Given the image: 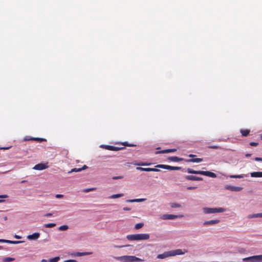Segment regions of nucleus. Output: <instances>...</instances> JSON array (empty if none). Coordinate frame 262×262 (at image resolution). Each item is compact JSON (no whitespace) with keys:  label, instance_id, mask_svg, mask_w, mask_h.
I'll return each instance as SVG.
<instances>
[{"label":"nucleus","instance_id":"40","mask_svg":"<svg viewBox=\"0 0 262 262\" xmlns=\"http://www.w3.org/2000/svg\"><path fill=\"white\" fill-rule=\"evenodd\" d=\"M125 146H129V147H133V146H135L136 145H134V144H128L127 142H124L123 144Z\"/></svg>","mask_w":262,"mask_h":262},{"label":"nucleus","instance_id":"42","mask_svg":"<svg viewBox=\"0 0 262 262\" xmlns=\"http://www.w3.org/2000/svg\"><path fill=\"white\" fill-rule=\"evenodd\" d=\"M123 178V176H115L113 177V180L121 179Z\"/></svg>","mask_w":262,"mask_h":262},{"label":"nucleus","instance_id":"13","mask_svg":"<svg viewBox=\"0 0 262 262\" xmlns=\"http://www.w3.org/2000/svg\"><path fill=\"white\" fill-rule=\"evenodd\" d=\"M40 234L39 233H34L32 234L29 235L27 238L29 240H35L39 238Z\"/></svg>","mask_w":262,"mask_h":262},{"label":"nucleus","instance_id":"14","mask_svg":"<svg viewBox=\"0 0 262 262\" xmlns=\"http://www.w3.org/2000/svg\"><path fill=\"white\" fill-rule=\"evenodd\" d=\"M219 222H220V220H211V221L204 222L203 223V225H211L217 224Z\"/></svg>","mask_w":262,"mask_h":262},{"label":"nucleus","instance_id":"10","mask_svg":"<svg viewBox=\"0 0 262 262\" xmlns=\"http://www.w3.org/2000/svg\"><path fill=\"white\" fill-rule=\"evenodd\" d=\"M101 147H104L106 149L112 151H118L123 148V147H119L111 145H102Z\"/></svg>","mask_w":262,"mask_h":262},{"label":"nucleus","instance_id":"38","mask_svg":"<svg viewBox=\"0 0 262 262\" xmlns=\"http://www.w3.org/2000/svg\"><path fill=\"white\" fill-rule=\"evenodd\" d=\"M23 242H24L23 241H12V244H20V243H21Z\"/></svg>","mask_w":262,"mask_h":262},{"label":"nucleus","instance_id":"29","mask_svg":"<svg viewBox=\"0 0 262 262\" xmlns=\"http://www.w3.org/2000/svg\"><path fill=\"white\" fill-rule=\"evenodd\" d=\"M14 259H15L14 258L8 257L4 258L3 259V261L4 262H10V261L14 260Z\"/></svg>","mask_w":262,"mask_h":262},{"label":"nucleus","instance_id":"45","mask_svg":"<svg viewBox=\"0 0 262 262\" xmlns=\"http://www.w3.org/2000/svg\"><path fill=\"white\" fill-rule=\"evenodd\" d=\"M55 197H56V198H58V199H59V198H63V195L62 194H56V195H55Z\"/></svg>","mask_w":262,"mask_h":262},{"label":"nucleus","instance_id":"18","mask_svg":"<svg viewBox=\"0 0 262 262\" xmlns=\"http://www.w3.org/2000/svg\"><path fill=\"white\" fill-rule=\"evenodd\" d=\"M168 160L172 162H180L184 160V159L176 156L169 157Z\"/></svg>","mask_w":262,"mask_h":262},{"label":"nucleus","instance_id":"44","mask_svg":"<svg viewBox=\"0 0 262 262\" xmlns=\"http://www.w3.org/2000/svg\"><path fill=\"white\" fill-rule=\"evenodd\" d=\"M63 262H77V261L75 259H68L64 260Z\"/></svg>","mask_w":262,"mask_h":262},{"label":"nucleus","instance_id":"35","mask_svg":"<svg viewBox=\"0 0 262 262\" xmlns=\"http://www.w3.org/2000/svg\"><path fill=\"white\" fill-rule=\"evenodd\" d=\"M231 178H243V175H231L230 176Z\"/></svg>","mask_w":262,"mask_h":262},{"label":"nucleus","instance_id":"55","mask_svg":"<svg viewBox=\"0 0 262 262\" xmlns=\"http://www.w3.org/2000/svg\"><path fill=\"white\" fill-rule=\"evenodd\" d=\"M41 262H47V260L45 259H42L41 260Z\"/></svg>","mask_w":262,"mask_h":262},{"label":"nucleus","instance_id":"56","mask_svg":"<svg viewBox=\"0 0 262 262\" xmlns=\"http://www.w3.org/2000/svg\"><path fill=\"white\" fill-rule=\"evenodd\" d=\"M9 148H2V149H8Z\"/></svg>","mask_w":262,"mask_h":262},{"label":"nucleus","instance_id":"7","mask_svg":"<svg viewBox=\"0 0 262 262\" xmlns=\"http://www.w3.org/2000/svg\"><path fill=\"white\" fill-rule=\"evenodd\" d=\"M49 166L48 165V163H39L38 164L35 165L33 169L37 170H41L45 169L48 168Z\"/></svg>","mask_w":262,"mask_h":262},{"label":"nucleus","instance_id":"39","mask_svg":"<svg viewBox=\"0 0 262 262\" xmlns=\"http://www.w3.org/2000/svg\"><path fill=\"white\" fill-rule=\"evenodd\" d=\"M258 145L257 142H251L250 143V145L251 146H256Z\"/></svg>","mask_w":262,"mask_h":262},{"label":"nucleus","instance_id":"43","mask_svg":"<svg viewBox=\"0 0 262 262\" xmlns=\"http://www.w3.org/2000/svg\"><path fill=\"white\" fill-rule=\"evenodd\" d=\"M92 254L91 252H83V253H81L79 254V255H81V256H83V255H89V254Z\"/></svg>","mask_w":262,"mask_h":262},{"label":"nucleus","instance_id":"46","mask_svg":"<svg viewBox=\"0 0 262 262\" xmlns=\"http://www.w3.org/2000/svg\"><path fill=\"white\" fill-rule=\"evenodd\" d=\"M254 160L256 161H262V158L256 157L254 159Z\"/></svg>","mask_w":262,"mask_h":262},{"label":"nucleus","instance_id":"24","mask_svg":"<svg viewBox=\"0 0 262 262\" xmlns=\"http://www.w3.org/2000/svg\"><path fill=\"white\" fill-rule=\"evenodd\" d=\"M253 258L256 259V262L262 261V255L253 256Z\"/></svg>","mask_w":262,"mask_h":262},{"label":"nucleus","instance_id":"28","mask_svg":"<svg viewBox=\"0 0 262 262\" xmlns=\"http://www.w3.org/2000/svg\"><path fill=\"white\" fill-rule=\"evenodd\" d=\"M249 218L253 217H262V213L254 214L253 215H249Z\"/></svg>","mask_w":262,"mask_h":262},{"label":"nucleus","instance_id":"12","mask_svg":"<svg viewBox=\"0 0 262 262\" xmlns=\"http://www.w3.org/2000/svg\"><path fill=\"white\" fill-rule=\"evenodd\" d=\"M185 179L187 180H191V181H202L203 180V178L201 177H198L194 176H186L185 177Z\"/></svg>","mask_w":262,"mask_h":262},{"label":"nucleus","instance_id":"50","mask_svg":"<svg viewBox=\"0 0 262 262\" xmlns=\"http://www.w3.org/2000/svg\"><path fill=\"white\" fill-rule=\"evenodd\" d=\"M8 196L7 195H0V198H6Z\"/></svg>","mask_w":262,"mask_h":262},{"label":"nucleus","instance_id":"30","mask_svg":"<svg viewBox=\"0 0 262 262\" xmlns=\"http://www.w3.org/2000/svg\"><path fill=\"white\" fill-rule=\"evenodd\" d=\"M143 226H144L143 223H140L136 224L135 225V228L136 229H139L142 228L143 227Z\"/></svg>","mask_w":262,"mask_h":262},{"label":"nucleus","instance_id":"34","mask_svg":"<svg viewBox=\"0 0 262 262\" xmlns=\"http://www.w3.org/2000/svg\"><path fill=\"white\" fill-rule=\"evenodd\" d=\"M170 206L171 208H178V207H180L181 205H180L179 204H178V203H173L170 204Z\"/></svg>","mask_w":262,"mask_h":262},{"label":"nucleus","instance_id":"2","mask_svg":"<svg viewBox=\"0 0 262 262\" xmlns=\"http://www.w3.org/2000/svg\"><path fill=\"white\" fill-rule=\"evenodd\" d=\"M116 259L121 260L122 262H140L143 261L144 260L137 257L135 256L131 255H125L117 257L116 258Z\"/></svg>","mask_w":262,"mask_h":262},{"label":"nucleus","instance_id":"52","mask_svg":"<svg viewBox=\"0 0 262 262\" xmlns=\"http://www.w3.org/2000/svg\"><path fill=\"white\" fill-rule=\"evenodd\" d=\"M189 157H191V158H194L195 157H196V155H192V154H190L188 156Z\"/></svg>","mask_w":262,"mask_h":262},{"label":"nucleus","instance_id":"6","mask_svg":"<svg viewBox=\"0 0 262 262\" xmlns=\"http://www.w3.org/2000/svg\"><path fill=\"white\" fill-rule=\"evenodd\" d=\"M183 215L164 214L162 216L163 220H173L177 218L183 217Z\"/></svg>","mask_w":262,"mask_h":262},{"label":"nucleus","instance_id":"41","mask_svg":"<svg viewBox=\"0 0 262 262\" xmlns=\"http://www.w3.org/2000/svg\"><path fill=\"white\" fill-rule=\"evenodd\" d=\"M210 148H212V149H219V148H221V147H220L219 146H217V145H212V146H210L209 147Z\"/></svg>","mask_w":262,"mask_h":262},{"label":"nucleus","instance_id":"16","mask_svg":"<svg viewBox=\"0 0 262 262\" xmlns=\"http://www.w3.org/2000/svg\"><path fill=\"white\" fill-rule=\"evenodd\" d=\"M171 256H175L177 255H182L184 254V252H182V250L181 249H177L175 250L170 251Z\"/></svg>","mask_w":262,"mask_h":262},{"label":"nucleus","instance_id":"32","mask_svg":"<svg viewBox=\"0 0 262 262\" xmlns=\"http://www.w3.org/2000/svg\"><path fill=\"white\" fill-rule=\"evenodd\" d=\"M60 258L58 256L51 258L49 260V262H57Z\"/></svg>","mask_w":262,"mask_h":262},{"label":"nucleus","instance_id":"58","mask_svg":"<svg viewBox=\"0 0 262 262\" xmlns=\"http://www.w3.org/2000/svg\"><path fill=\"white\" fill-rule=\"evenodd\" d=\"M3 248L2 246H0V249H2Z\"/></svg>","mask_w":262,"mask_h":262},{"label":"nucleus","instance_id":"19","mask_svg":"<svg viewBox=\"0 0 262 262\" xmlns=\"http://www.w3.org/2000/svg\"><path fill=\"white\" fill-rule=\"evenodd\" d=\"M185 161L187 162L199 163V162L203 161V159H202V158H193V159L185 160Z\"/></svg>","mask_w":262,"mask_h":262},{"label":"nucleus","instance_id":"23","mask_svg":"<svg viewBox=\"0 0 262 262\" xmlns=\"http://www.w3.org/2000/svg\"><path fill=\"white\" fill-rule=\"evenodd\" d=\"M146 199H136L133 200H127V202H141L145 201Z\"/></svg>","mask_w":262,"mask_h":262},{"label":"nucleus","instance_id":"17","mask_svg":"<svg viewBox=\"0 0 262 262\" xmlns=\"http://www.w3.org/2000/svg\"><path fill=\"white\" fill-rule=\"evenodd\" d=\"M25 141H29V140H34L36 141H38L39 142H41L42 141H46V139L43 138H29L27 137H26L25 139Z\"/></svg>","mask_w":262,"mask_h":262},{"label":"nucleus","instance_id":"59","mask_svg":"<svg viewBox=\"0 0 262 262\" xmlns=\"http://www.w3.org/2000/svg\"><path fill=\"white\" fill-rule=\"evenodd\" d=\"M3 201H2V200H0V202H3Z\"/></svg>","mask_w":262,"mask_h":262},{"label":"nucleus","instance_id":"1","mask_svg":"<svg viewBox=\"0 0 262 262\" xmlns=\"http://www.w3.org/2000/svg\"><path fill=\"white\" fill-rule=\"evenodd\" d=\"M126 238L129 241H142L147 240L149 238V235L147 233H140L135 234H130L126 236Z\"/></svg>","mask_w":262,"mask_h":262},{"label":"nucleus","instance_id":"8","mask_svg":"<svg viewBox=\"0 0 262 262\" xmlns=\"http://www.w3.org/2000/svg\"><path fill=\"white\" fill-rule=\"evenodd\" d=\"M225 189L227 190H230L231 191H240L243 189V188L241 187H237L231 185H226L225 187Z\"/></svg>","mask_w":262,"mask_h":262},{"label":"nucleus","instance_id":"4","mask_svg":"<svg viewBox=\"0 0 262 262\" xmlns=\"http://www.w3.org/2000/svg\"><path fill=\"white\" fill-rule=\"evenodd\" d=\"M203 212L205 214L215 213L223 212L225 211V209L223 208H208L204 207L203 208Z\"/></svg>","mask_w":262,"mask_h":262},{"label":"nucleus","instance_id":"11","mask_svg":"<svg viewBox=\"0 0 262 262\" xmlns=\"http://www.w3.org/2000/svg\"><path fill=\"white\" fill-rule=\"evenodd\" d=\"M169 256H171V251L165 252L162 254H159L157 256V258L159 259H164Z\"/></svg>","mask_w":262,"mask_h":262},{"label":"nucleus","instance_id":"3","mask_svg":"<svg viewBox=\"0 0 262 262\" xmlns=\"http://www.w3.org/2000/svg\"><path fill=\"white\" fill-rule=\"evenodd\" d=\"M187 172L189 173L192 174H199L206 176H208L211 178H216V175L215 173L208 171H201V170H194L192 169L188 168L186 170Z\"/></svg>","mask_w":262,"mask_h":262},{"label":"nucleus","instance_id":"57","mask_svg":"<svg viewBox=\"0 0 262 262\" xmlns=\"http://www.w3.org/2000/svg\"><path fill=\"white\" fill-rule=\"evenodd\" d=\"M2 239H0V243H2Z\"/></svg>","mask_w":262,"mask_h":262},{"label":"nucleus","instance_id":"21","mask_svg":"<svg viewBox=\"0 0 262 262\" xmlns=\"http://www.w3.org/2000/svg\"><path fill=\"white\" fill-rule=\"evenodd\" d=\"M240 132L242 134L243 136L247 137L249 135V134L250 133V130L248 129H241Z\"/></svg>","mask_w":262,"mask_h":262},{"label":"nucleus","instance_id":"53","mask_svg":"<svg viewBox=\"0 0 262 262\" xmlns=\"http://www.w3.org/2000/svg\"><path fill=\"white\" fill-rule=\"evenodd\" d=\"M14 237H15V238H16V239H20V238H21V237H20V236H18V235H15L14 236Z\"/></svg>","mask_w":262,"mask_h":262},{"label":"nucleus","instance_id":"9","mask_svg":"<svg viewBox=\"0 0 262 262\" xmlns=\"http://www.w3.org/2000/svg\"><path fill=\"white\" fill-rule=\"evenodd\" d=\"M137 170L143 171H159L160 169L156 168H143L141 167H137L136 168Z\"/></svg>","mask_w":262,"mask_h":262},{"label":"nucleus","instance_id":"26","mask_svg":"<svg viewBox=\"0 0 262 262\" xmlns=\"http://www.w3.org/2000/svg\"><path fill=\"white\" fill-rule=\"evenodd\" d=\"M134 164L135 165H138V166H148V165H150L151 164L149 163L139 162V163H134Z\"/></svg>","mask_w":262,"mask_h":262},{"label":"nucleus","instance_id":"48","mask_svg":"<svg viewBox=\"0 0 262 262\" xmlns=\"http://www.w3.org/2000/svg\"><path fill=\"white\" fill-rule=\"evenodd\" d=\"M124 211H129L131 210L130 208L129 207H124L123 209Z\"/></svg>","mask_w":262,"mask_h":262},{"label":"nucleus","instance_id":"54","mask_svg":"<svg viewBox=\"0 0 262 262\" xmlns=\"http://www.w3.org/2000/svg\"><path fill=\"white\" fill-rule=\"evenodd\" d=\"M251 156V154H246V155H245V156H246V157H250Z\"/></svg>","mask_w":262,"mask_h":262},{"label":"nucleus","instance_id":"37","mask_svg":"<svg viewBox=\"0 0 262 262\" xmlns=\"http://www.w3.org/2000/svg\"><path fill=\"white\" fill-rule=\"evenodd\" d=\"M2 243H8V244H12V241L7 240V239H2Z\"/></svg>","mask_w":262,"mask_h":262},{"label":"nucleus","instance_id":"33","mask_svg":"<svg viewBox=\"0 0 262 262\" xmlns=\"http://www.w3.org/2000/svg\"><path fill=\"white\" fill-rule=\"evenodd\" d=\"M69 228L68 225H62L59 227V230L61 231L67 230Z\"/></svg>","mask_w":262,"mask_h":262},{"label":"nucleus","instance_id":"5","mask_svg":"<svg viewBox=\"0 0 262 262\" xmlns=\"http://www.w3.org/2000/svg\"><path fill=\"white\" fill-rule=\"evenodd\" d=\"M155 168H161L169 170H178L181 169V167L179 166H172L167 165L158 164L155 166Z\"/></svg>","mask_w":262,"mask_h":262},{"label":"nucleus","instance_id":"51","mask_svg":"<svg viewBox=\"0 0 262 262\" xmlns=\"http://www.w3.org/2000/svg\"><path fill=\"white\" fill-rule=\"evenodd\" d=\"M124 247H125V246H115V248H123Z\"/></svg>","mask_w":262,"mask_h":262},{"label":"nucleus","instance_id":"20","mask_svg":"<svg viewBox=\"0 0 262 262\" xmlns=\"http://www.w3.org/2000/svg\"><path fill=\"white\" fill-rule=\"evenodd\" d=\"M87 168H88V167L85 165H84L81 168H73V169H71V170L69 172H79V171H81L82 170L86 169Z\"/></svg>","mask_w":262,"mask_h":262},{"label":"nucleus","instance_id":"60","mask_svg":"<svg viewBox=\"0 0 262 262\" xmlns=\"http://www.w3.org/2000/svg\"><path fill=\"white\" fill-rule=\"evenodd\" d=\"M261 139H262V135H261Z\"/></svg>","mask_w":262,"mask_h":262},{"label":"nucleus","instance_id":"22","mask_svg":"<svg viewBox=\"0 0 262 262\" xmlns=\"http://www.w3.org/2000/svg\"><path fill=\"white\" fill-rule=\"evenodd\" d=\"M251 176L252 177H262V172H253L251 173Z\"/></svg>","mask_w":262,"mask_h":262},{"label":"nucleus","instance_id":"25","mask_svg":"<svg viewBox=\"0 0 262 262\" xmlns=\"http://www.w3.org/2000/svg\"><path fill=\"white\" fill-rule=\"evenodd\" d=\"M253 256L251 257H246L243 259L244 261L249 262H256V259L253 258Z\"/></svg>","mask_w":262,"mask_h":262},{"label":"nucleus","instance_id":"49","mask_svg":"<svg viewBox=\"0 0 262 262\" xmlns=\"http://www.w3.org/2000/svg\"><path fill=\"white\" fill-rule=\"evenodd\" d=\"M52 215V214L51 213H47L45 215V216H46V217H49V216H51Z\"/></svg>","mask_w":262,"mask_h":262},{"label":"nucleus","instance_id":"47","mask_svg":"<svg viewBox=\"0 0 262 262\" xmlns=\"http://www.w3.org/2000/svg\"><path fill=\"white\" fill-rule=\"evenodd\" d=\"M187 188L188 190H192L196 188V187L190 186L188 187Z\"/></svg>","mask_w":262,"mask_h":262},{"label":"nucleus","instance_id":"15","mask_svg":"<svg viewBox=\"0 0 262 262\" xmlns=\"http://www.w3.org/2000/svg\"><path fill=\"white\" fill-rule=\"evenodd\" d=\"M176 151H177V149H175V148L168 149H165V150H161V151H158L156 152V154H158L169 153V152H175Z\"/></svg>","mask_w":262,"mask_h":262},{"label":"nucleus","instance_id":"27","mask_svg":"<svg viewBox=\"0 0 262 262\" xmlns=\"http://www.w3.org/2000/svg\"><path fill=\"white\" fill-rule=\"evenodd\" d=\"M123 195H124V194L123 193L116 194H113V195H111L110 197V198H111V199H116V198H118L122 197Z\"/></svg>","mask_w":262,"mask_h":262},{"label":"nucleus","instance_id":"36","mask_svg":"<svg viewBox=\"0 0 262 262\" xmlns=\"http://www.w3.org/2000/svg\"><path fill=\"white\" fill-rule=\"evenodd\" d=\"M96 189V188H88V189H84L83 190V192H90L91 191H93V190H95Z\"/></svg>","mask_w":262,"mask_h":262},{"label":"nucleus","instance_id":"31","mask_svg":"<svg viewBox=\"0 0 262 262\" xmlns=\"http://www.w3.org/2000/svg\"><path fill=\"white\" fill-rule=\"evenodd\" d=\"M56 226V224L54 223H49L46 224L44 225V227L46 228H53Z\"/></svg>","mask_w":262,"mask_h":262}]
</instances>
